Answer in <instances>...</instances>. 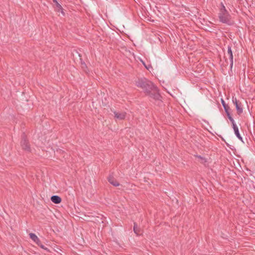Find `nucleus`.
Wrapping results in <instances>:
<instances>
[{
  "label": "nucleus",
  "mask_w": 255,
  "mask_h": 255,
  "mask_svg": "<svg viewBox=\"0 0 255 255\" xmlns=\"http://www.w3.org/2000/svg\"><path fill=\"white\" fill-rule=\"evenodd\" d=\"M36 243L41 248H42V249H44L45 250H48L47 248H45V246L43 245L42 244V243H41L40 240H39V242H37Z\"/></svg>",
  "instance_id": "15"
},
{
  "label": "nucleus",
  "mask_w": 255,
  "mask_h": 255,
  "mask_svg": "<svg viewBox=\"0 0 255 255\" xmlns=\"http://www.w3.org/2000/svg\"><path fill=\"white\" fill-rule=\"evenodd\" d=\"M228 119H229V120L231 121V122L232 123V124L235 123L233 118L232 117V116H231L230 117H229Z\"/></svg>",
  "instance_id": "18"
},
{
  "label": "nucleus",
  "mask_w": 255,
  "mask_h": 255,
  "mask_svg": "<svg viewBox=\"0 0 255 255\" xmlns=\"http://www.w3.org/2000/svg\"><path fill=\"white\" fill-rule=\"evenodd\" d=\"M232 101L233 104L236 106V108L237 111L238 115H240L243 113V110L242 108V105L241 102H240L236 98L233 97Z\"/></svg>",
  "instance_id": "4"
},
{
  "label": "nucleus",
  "mask_w": 255,
  "mask_h": 255,
  "mask_svg": "<svg viewBox=\"0 0 255 255\" xmlns=\"http://www.w3.org/2000/svg\"><path fill=\"white\" fill-rule=\"evenodd\" d=\"M53 3H55L56 5V7L57 8V10L58 12H61V13L64 15L65 13L63 11V8H62L61 5L57 1V0H52Z\"/></svg>",
  "instance_id": "9"
},
{
  "label": "nucleus",
  "mask_w": 255,
  "mask_h": 255,
  "mask_svg": "<svg viewBox=\"0 0 255 255\" xmlns=\"http://www.w3.org/2000/svg\"><path fill=\"white\" fill-rule=\"evenodd\" d=\"M226 114L227 115L228 118L230 117L231 116L229 111L226 112Z\"/></svg>",
  "instance_id": "20"
},
{
  "label": "nucleus",
  "mask_w": 255,
  "mask_h": 255,
  "mask_svg": "<svg viewBox=\"0 0 255 255\" xmlns=\"http://www.w3.org/2000/svg\"><path fill=\"white\" fill-rule=\"evenodd\" d=\"M227 54L229 56V59L230 61V67L232 68L233 65V55L231 47L230 46H228Z\"/></svg>",
  "instance_id": "7"
},
{
  "label": "nucleus",
  "mask_w": 255,
  "mask_h": 255,
  "mask_svg": "<svg viewBox=\"0 0 255 255\" xmlns=\"http://www.w3.org/2000/svg\"><path fill=\"white\" fill-rule=\"evenodd\" d=\"M133 231L136 235H138L140 232V230L138 228L137 225L135 223H134Z\"/></svg>",
  "instance_id": "13"
},
{
  "label": "nucleus",
  "mask_w": 255,
  "mask_h": 255,
  "mask_svg": "<svg viewBox=\"0 0 255 255\" xmlns=\"http://www.w3.org/2000/svg\"><path fill=\"white\" fill-rule=\"evenodd\" d=\"M115 118L119 120H124L126 117V113H118L116 112H114Z\"/></svg>",
  "instance_id": "8"
},
{
  "label": "nucleus",
  "mask_w": 255,
  "mask_h": 255,
  "mask_svg": "<svg viewBox=\"0 0 255 255\" xmlns=\"http://www.w3.org/2000/svg\"><path fill=\"white\" fill-rule=\"evenodd\" d=\"M51 200L55 204H59L61 202V198L57 195H53L51 197Z\"/></svg>",
  "instance_id": "10"
},
{
  "label": "nucleus",
  "mask_w": 255,
  "mask_h": 255,
  "mask_svg": "<svg viewBox=\"0 0 255 255\" xmlns=\"http://www.w3.org/2000/svg\"><path fill=\"white\" fill-rule=\"evenodd\" d=\"M21 145L22 146V148L23 149L27 151H30V147L29 144V142L26 139L25 137L24 134H23L22 136V140L21 141Z\"/></svg>",
  "instance_id": "5"
},
{
  "label": "nucleus",
  "mask_w": 255,
  "mask_h": 255,
  "mask_svg": "<svg viewBox=\"0 0 255 255\" xmlns=\"http://www.w3.org/2000/svg\"><path fill=\"white\" fill-rule=\"evenodd\" d=\"M30 238L35 243L37 242H39V238L36 236L35 234L33 233H30L29 234Z\"/></svg>",
  "instance_id": "11"
},
{
  "label": "nucleus",
  "mask_w": 255,
  "mask_h": 255,
  "mask_svg": "<svg viewBox=\"0 0 255 255\" xmlns=\"http://www.w3.org/2000/svg\"><path fill=\"white\" fill-rule=\"evenodd\" d=\"M135 84L138 87L142 88L146 94H150L152 90L155 88L153 83L145 78L138 79Z\"/></svg>",
  "instance_id": "2"
},
{
  "label": "nucleus",
  "mask_w": 255,
  "mask_h": 255,
  "mask_svg": "<svg viewBox=\"0 0 255 255\" xmlns=\"http://www.w3.org/2000/svg\"><path fill=\"white\" fill-rule=\"evenodd\" d=\"M221 7L218 13V17L219 21L222 23L227 24L228 25H232L234 24V21L232 19V16L227 10L224 4L221 2Z\"/></svg>",
  "instance_id": "1"
},
{
  "label": "nucleus",
  "mask_w": 255,
  "mask_h": 255,
  "mask_svg": "<svg viewBox=\"0 0 255 255\" xmlns=\"http://www.w3.org/2000/svg\"><path fill=\"white\" fill-rule=\"evenodd\" d=\"M221 103L225 111V112L228 111L230 109V107L227 105L226 104L225 102L224 101L223 99L221 100Z\"/></svg>",
  "instance_id": "12"
},
{
  "label": "nucleus",
  "mask_w": 255,
  "mask_h": 255,
  "mask_svg": "<svg viewBox=\"0 0 255 255\" xmlns=\"http://www.w3.org/2000/svg\"><path fill=\"white\" fill-rule=\"evenodd\" d=\"M234 130L235 133L236 135L237 136V137L239 139H240L241 140L243 141V138H242V137L241 136V135L240 134L239 128H237V129H235Z\"/></svg>",
  "instance_id": "14"
},
{
  "label": "nucleus",
  "mask_w": 255,
  "mask_h": 255,
  "mask_svg": "<svg viewBox=\"0 0 255 255\" xmlns=\"http://www.w3.org/2000/svg\"><path fill=\"white\" fill-rule=\"evenodd\" d=\"M228 119H229V120L231 121V122L232 123V124L235 123L233 118L232 117V116H231L230 117H229Z\"/></svg>",
  "instance_id": "19"
},
{
  "label": "nucleus",
  "mask_w": 255,
  "mask_h": 255,
  "mask_svg": "<svg viewBox=\"0 0 255 255\" xmlns=\"http://www.w3.org/2000/svg\"><path fill=\"white\" fill-rule=\"evenodd\" d=\"M81 67L85 71V72L88 73L87 71L85 69L86 68H87V66L85 63H82Z\"/></svg>",
  "instance_id": "16"
},
{
  "label": "nucleus",
  "mask_w": 255,
  "mask_h": 255,
  "mask_svg": "<svg viewBox=\"0 0 255 255\" xmlns=\"http://www.w3.org/2000/svg\"><path fill=\"white\" fill-rule=\"evenodd\" d=\"M147 94L155 100H160V99L161 98L160 95L158 93L157 88L155 86V88L152 90L150 93Z\"/></svg>",
  "instance_id": "3"
},
{
  "label": "nucleus",
  "mask_w": 255,
  "mask_h": 255,
  "mask_svg": "<svg viewBox=\"0 0 255 255\" xmlns=\"http://www.w3.org/2000/svg\"><path fill=\"white\" fill-rule=\"evenodd\" d=\"M108 181L112 184L113 186L115 187L119 186L120 184L119 182L115 179L114 176L112 174H110L108 177Z\"/></svg>",
  "instance_id": "6"
},
{
  "label": "nucleus",
  "mask_w": 255,
  "mask_h": 255,
  "mask_svg": "<svg viewBox=\"0 0 255 255\" xmlns=\"http://www.w3.org/2000/svg\"><path fill=\"white\" fill-rule=\"evenodd\" d=\"M197 157L200 159H201L202 160H204V158L201 157V156H197Z\"/></svg>",
  "instance_id": "21"
},
{
  "label": "nucleus",
  "mask_w": 255,
  "mask_h": 255,
  "mask_svg": "<svg viewBox=\"0 0 255 255\" xmlns=\"http://www.w3.org/2000/svg\"><path fill=\"white\" fill-rule=\"evenodd\" d=\"M232 127H233L234 130L238 128V127H237V126L236 125L235 123L232 124Z\"/></svg>",
  "instance_id": "17"
}]
</instances>
